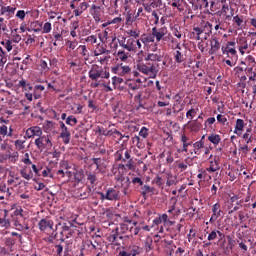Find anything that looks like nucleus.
I'll list each match as a JSON object with an SVG mask.
<instances>
[{"instance_id":"1","label":"nucleus","mask_w":256,"mask_h":256,"mask_svg":"<svg viewBox=\"0 0 256 256\" xmlns=\"http://www.w3.org/2000/svg\"><path fill=\"white\" fill-rule=\"evenodd\" d=\"M14 227L17 231H29V224H27V211H25L21 206L14 210Z\"/></svg>"},{"instance_id":"2","label":"nucleus","mask_w":256,"mask_h":256,"mask_svg":"<svg viewBox=\"0 0 256 256\" xmlns=\"http://www.w3.org/2000/svg\"><path fill=\"white\" fill-rule=\"evenodd\" d=\"M119 46L130 53H137L141 49V41L135 38L122 36L118 39Z\"/></svg>"},{"instance_id":"3","label":"nucleus","mask_w":256,"mask_h":256,"mask_svg":"<svg viewBox=\"0 0 256 256\" xmlns=\"http://www.w3.org/2000/svg\"><path fill=\"white\" fill-rule=\"evenodd\" d=\"M109 68L107 66L93 65L89 71V77L92 81H97V79H109Z\"/></svg>"},{"instance_id":"4","label":"nucleus","mask_w":256,"mask_h":256,"mask_svg":"<svg viewBox=\"0 0 256 256\" xmlns=\"http://www.w3.org/2000/svg\"><path fill=\"white\" fill-rule=\"evenodd\" d=\"M127 239H129V236H123L119 233V228L117 227L107 236L106 241H108L110 245H114V247H120V245H123V241Z\"/></svg>"},{"instance_id":"5","label":"nucleus","mask_w":256,"mask_h":256,"mask_svg":"<svg viewBox=\"0 0 256 256\" xmlns=\"http://www.w3.org/2000/svg\"><path fill=\"white\" fill-rule=\"evenodd\" d=\"M61 227V231H60V241L61 243H64L65 239H70V237H73V234L75 233V231L73 230V224L71 222L69 223H58L56 225V231H58V229Z\"/></svg>"},{"instance_id":"6","label":"nucleus","mask_w":256,"mask_h":256,"mask_svg":"<svg viewBox=\"0 0 256 256\" xmlns=\"http://www.w3.org/2000/svg\"><path fill=\"white\" fill-rule=\"evenodd\" d=\"M37 149L39 151H45L53 147V142L51 141V135H43L35 139L34 141Z\"/></svg>"},{"instance_id":"7","label":"nucleus","mask_w":256,"mask_h":256,"mask_svg":"<svg viewBox=\"0 0 256 256\" xmlns=\"http://www.w3.org/2000/svg\"><path fill=\"white\" fill-rule=\"evenodd\" d=\"M119 194V190L115 188H108L106 193L98 192L101 201H119L121 199Z\"/></svg>"},{"instance_id":"8","label":"nucleus","mask_w":256,"mask_h":256,"mask_svg":"<svg viewBox=\"0 0 256 256\" xmlns=\"http://www.w3.org/2000/svg\"><path fill=\"white\" fill-rule=\"evenodd\" d=\"M70 9H73V13L75 17H80V15H83L84 11H87L89 9V3L86 1L81 2V0H72L70 2Z\"/></svg>"},{"instance_id":"9","label":"nucleus","mask_w":256,"mask_h":256,"mask_svg":"<svg viewBox=\"0 0 256 256\" xmlns=\"http://www.w3.org/2000/svg\"><path fill=\"white\" fill-rule=\"evenodd\" d=\"M137 68L140 73L147 75L148 77H150V79H155V77H157V73H159V70H157L154 65H138Z\"/></svg>"},{"instance_id":"10","label":"nucleus","mask_w":256,"mask_h":256,"mask_svg":"<svg viewBox=\"0 0 256 256\" xmlns=\"http://www.w3.org/2000/svg\"><path fill=\"white\" fill-rule=\"evenodd\" d=\"M54 222L50 218H43L38 222V227L40 231L44 233H51L53 230Z\"/></svg>"},{"instance_id":"11","label":"nucleus","mask_w":256,"mask_h":256,"mask_svg":"<svg viewBox=\"0 0 256 256\" xmlns=\"http://www.w3.org/2000/svg\"><path fill=\"white\" fill-rule=\"evenodd\" d=\"M209 167L206 168V171H208V173H215L216 171H219V169H221V160L219 159V157H214L213 155H211L209 157Z\"/></svg>"},{"instance_id":"12","label":"nucleus","mask_w":256,"mask_h":256,"mask_svg":"<svg viewBox=\"0 0 256 256\" xmlns=\"http://www.w3.org/2000/svg\"><path fill=\"white\" fill-rule=\"evenodd\" d=\"M60 129H61L60 137L63 140V143L65 145H69V143L71 142V132H69V129L63 122H60Z\"/></svg>"},{"instance_id":"13","label":"nucleus","mask_w":256,"mask_h":256,"mask_svg":"<svg viewBox=\"0 0 256 256\" xmlns=\"http://www.w3.org/2000/svg\"><path fill=\"white\" fill-rule=\"evenodd\" d=\"M172 43H175L174 49H177L174 52L175 63H183L185 61V55L181 53V43L176 40H172Z\"/></svg>"},{"instance_id":"14","label":"nucleus","mask_w":256,"mask_h":256,"mask_svg":"<svg viewBox=\"0 0 256 256\" xmlns=\"http://www.w3.org/2000/svg\"><path fill=\"white\" fill-rule=\"evenodd\" d=\"M183 109H185V104L182 103L181 101V95L176 94L174 96V103L172 106V110L174 115H177L178 113H181V111H183Z\"/></svg>"},{"instance_id":"15","label":"nucleus","mask_w":256,"mask_h":256,"mask_svg":"<svg viewBox=\"0 0 256 256\" xmlns=\"http://www.w3.org/2000/svg\"><path fill=\"white\" fill-rule=\"evenodd\" d=\"M165 35H167L166 27H162L160 29L157 27L152 28V37H153V39H156L157 43H159V41H162V39H163V37H165Z\"/></svg>"},{"instance_id":"16","label":"nucleus","mask_w":256,"mask_h":256,"mask_svg":"<svg viewBox=\"0 0 256 256\" xmlns=\"http://www.w3.org/2000/svg\"><path fill=\"white\" fill-rule=\"evenodd\" d=\"M112 73L125 77V75H129V73H131V68H129V66L116 65L112 67Z\"/></svg>"},{"instance_id":"17","label":"nucleus","mask_w":256,"mask_h":256,"mask_svg":"<svg viewBox=\"0 0 256 256\" xmlns=\"http://www.w3.org/2000/svg\"><path fill=\"white\" fill-rule=\"evenodd\" d=\"M235 41H228L226 46H222L221 50L223 55H237V50H235Z\"/></svg>"},{"instance_id":"18","label":"nucleus","mask_w":256,"mask_h":256,"mask_svg":"<svg viewBox=\"0 0 256 256\" xmlns=\"http://www.w3.org/2000/svg\"><path fill=\"white\" fill-rule=\"evenodd\" d=\"M187 129L191 131V133H199L201 131V128L203 127V124L198 120H190L187 122Z\"/></svg>"},{"instance_id":"19","label":"nucleus","mask_w":256,"mask_h":256,"mask_svg":"<svg viewBox=\"0 0 256 256\" xmlns=\"http://www.w3.org/2000/svg\"><path fill=\"white\" fill-rule=\"evenodd\" d=\"M221 213H223V211L221 210V204L217 202L212 206V216L209 219V223H215V221H217V218L221 217Z\"/></svg>"},{"instance_id":"20","label":"nucleus","mask_w":256,"mask_h":256,"mask_svg":"<svg viewBox=\"0 0 256 256\" xmlns=\"http://www.w3.org/2000/svg\"><path fill=\"white\" fill-rule=\"evenodd\" d=\"M15 11H17L16 7L13 6H2L0 8V15L6 17V19H11L15 15Z\"/></svg>"},{"instance_id":"21","label":"nucleus","mask_w":256,"mask_h":256,"mask_svg":"<svg viewBox=\"0 0 256 256\" xmlns=\"http://www.w3.org/2000/svg\"><path fill=\"white\" fill-rule=\"evenodd\" d=\"M43 135V130L39 126H32L26 130V136L28 139L31 137H41Z\"/></svg>"},{"instance_id":"22","label":"nucleus","mask_w":256,"mask_h":256,"mask_svg":"<svg viewBox=\"0 0 256 256\" xmlns=\"http://www.w3.org/2000/svg\"><path fill=\"white\" fill-rule=\"evenodd\" d=\"M236 43L238 45V49H239L241 55H245V51H247V49H249V43H247V38L239 37V38H237Z\"/></svg>"},{"instance_id":"23","label":"nucleus","mask_w":256,"mask_h":256,"mask_svg":"<svg viewBox=\"0 0 256 256\" xmlns=\"http://www.w3.org/2000/svg\"><path fill=\"white\" fill-rule=\"evenodd\" d=\"M180 141L182 143V150H181V152L182 153H188L189 152V147H191V145H193V142L185 134L181 135Z\"/></svg>"},{"instance_id":"24","label":"nucleus","mask_w":256,"mask_h":256,"mask_svg":"<svg viewBox=\"0 0 256 256\" xmlns=\"http://www.w3.org/2000/svg\"><path fill=\"white\" fill-rule=\"evenodd\" d=\"M203 139H205V136H203L201 138V140L193 143V151L190 152V155H201V149H203L205 147V141H203Z\"/></svg>"},{"instance_id":"25","label":"nucleus","mask_w":256,"mask_h":256,"mask_svg":"<svg viewBox=\"0 0 256 256\" xmlns=\"http://www.w3.org/2000/svg\"><path fill=\"white\" fill-rule=\"evenodd\" d=\"M90 15H92L96 23H99L101 21V6L93 4L90 8Z\"/></svg>"},{"instance_id":"26","label":"nucleus","mask_w":256,"mask_h":256,"mask_svg":"<svg viewBox=\"0 0 256 256\" xmlns=\"http://www.w3.org/2000/svg\"><path fill=\"white\" fill-rule=\"evenodd\" d=\"M85 175H86V181L91 185V187H95L97 183H99V179L97 178V173L86 171Z\"/></svg>"},{"instance_id":"27","label":"nucleus","mask_w":256,"mask_h":256,"mask_svg":"<svg viewBox=\"0 0 256 256\" xmlns=\"http://www.w3.org/2000/svg\"><path fill=\"white\" fill-rule=\"evenodd\" d=\"M210 50H209V54L210 55H215L217 53V51H219V49H221V43H219V40L217 39V37H212L211 41H210Z\"/></svg>"},{"instance_id":"28","label":"nucleus","mask_w":256,"mask_h":256,"mask_svg":"<svg viewBox=\"0 0 256 256\" xmlns=\"http://www.w3.org/2000/svg\"><path fill=\"white\" fill-rule=\"evenodd\" d=\"M95 55H96V61H98V63H101L102 65H105V63L109 61V56L105 54V48H102V50H100L99 53L95 51Z\"/></svg>"},{"instance_id":"29","label":"nucleus","mask_w":256,"mask_h":256,"mask_svg":"<svg viewBox=\"0 0 256 256\" xmlns=\"http://www.w3.org/2000/svg\"><path fill=\"white\" fill-rule=\"evenodd\" d=\"M245 129V120L243 119H237L235 128H234V134L238 135V137H241V132Z\"/></svg>"},{"instance_id":"30","label":"nucleus","mask_w":256,"mask_h":256,"mask_svg":"<svg viewBox=\"0 0 256 256\" xmlns=\"http://www.w3.org/2000/svg\"><path fill=\"white\" fill-rule=\"evenodd\" d=\"M140 193L142 197H144V199H147V195H149V193H151L152 195H155V187H151L149 185H143L141 187Z\"/></svg>"},{"instance_id":"31","label":"nucleus","mask_w":256,"mask_h":256,"mask_svg":"<svg viewBox=\"0 0 256 256\" xmlns=\"http://www.w3.org/2000/svg\"><path fill=\"white\" fill-rule=\"evenodd\" d=\"M126 249L128 252H130L131 256H137V255H141V253H143V248H141L137 245H130Z\"/></svg>"},{"instance_id":"32","label":"nucleus","mask_w":256,"mask_h":256,"mask_svg":"<svg viewBox=\"0 0 256 256\" xmlns=\"http://www.w3.org/2000/svg\"><path fill=\"white\" fill-rule=\"evenodd\" d=\"M242 139H244L245 143H253V128H247L245 133L242 135Z\"/></svg>"},{"instance_id":"33","label":"nucleus","mask_w":256,"mask_h":256,"mask_svg":"<svg viewBox=\"0 0 256 256\" xmlns=\"http://www.w3.org/2000/svg\"><path fill=\"white\" fill-rule=\"evenodd\" d=\"M117 181H121V183H123V181H125V186L123 187L122 193L123 195H129V185H131V182L129 181V177L125 176H120Z\"/></svg>"},{"instance_id":"34","label":"nucleus","mask_w":256,"mask_h":256,"mask_svg":"<svg viewBox=\"0 0 256 256\" xmlns=\"http://www.w3.org/2000/svg\"><path fill=\"white\" fill-rule=\"evenodd\" d=\"M85 178V172L83 169H76L74 172V181L75 183H81Z\"/></svg>"},{"instance_id":"35","label":"nucleus","mask_w":256,"mask_h":256,"mask_svg":"<svg viewBox=\"0 0 256 256\" xmlns=\"http://www.w3.org/2000/svg\"><path fill=\"white\" fill-rule=\"evenodd\" d=\"M20 175L21 177H23V179H26L27 181H30V179H33V172L31 171V169H21L20 170Z\"/></svg>"},{"instance_id":"36","label":"nucleus","mask_w":256,"mask_h":256,"mask_svg":"<svg viewBox=\"0 0 256 256\" xmlns=\"http://www.w3.org/2000/svg\"><path fill=\"white\" fill-rule=\"evenodd\" d=\"M238 151L241 153L242 157H247L249 151H251V148L249 147V144L245 143V145L239 146Z\"/></svg>"},{"instance_id":"37","label":"nucleus","mask_w":256,"mask_h":256,"mask_svg":"<svg viewBox=\"0 0 256 256\" xmlns=\"http://www.w3.org/2000/svg\"><path fill=\"white\" fill-rule=\"evenodd\" d=\"M138 41L144 43V45H149V43H155V39L153 38V34H149L147 36L141 37Z\"/></svg>"},{"instance_id":"38","label":"nucleus","mask_w":256,"mask_h":256,"mask_svg":"<svg viewBox=\"0 0 256 256\" xmlns=\"http://www.w3.org/2000/svg\"><path fill=\"white\" fill-rule=\"evenodd\" d=\"M134 101H135V103H137L138 109H145V105L143 104V94L142 93H138L134 97Z\"/></svg>"},{"instance_id":"39","label":"nucleus","mask_w":256,"mask_h":256,"mask_svg":"<svg viewBox=\"0 0 256 256\" xmlns=\"http://www.w3.org/2000/svg\"><path fill=\"white\" fill-rule=\"evenodd\" d=\"M208 141H210V143L213 145H218L221 143V136L219 134H211L208 136Z\"/></svg>"},{"instance_id":"40","label":"nucleus","mask_w":256,"mask_h":256,"mask_svg":"<svg viewBox=\"0 0 256 256\" xmlns=\"http://www.w3.org/2000/svg\"><path fill=\"white\" fill-rule=\"evenodd\" d=\"M193 75L194 77H203L205 75V70L201 69L199 65L193 67Z\"/></svg>"},{"instance_id":"41","label":"nucleus","mask_w":256,"mask_h":256,"mask_svg":"<svg viewBox=\"0 0 256 256\" xmlns=\"http://www.w3.org/2000/svg\"><path fill=\"white\" fill-rule=\"evenodd\" d=\"M0 193H4V195H6V198L11 197V191L9 187H7L6 183L0 184Z\"/></svg>"},{"instance_id":"42","label":"nucleus","mask_w":256,"mask_h":256,"mask_svg":"<svg viewBox=\"0 0 256 256\" xmlns=\"http://www.w3.org/2000/svg\"><path fill=\"white\" fill-rule=\"evenodd\" d=\"M144 248L146 250V253H149V251L153 250V239L147 238L144 242Z\"/></svg>"},{"instance_id":"43","label":"nucleus","mask_w":256,"mask_h":256,"mask_svg":"<svg viewBox=\"0 0 256 256\" xmlns=\"http://www.w3.org/2000/svg\"><path fill=\"white\" fill-rule=\"evenodd\" d=\"M41 177H50L53 179V172H51V168L45 167L43 170L40 171Z\"/></svg>"},{"instance_id":"44","label":"nucleus","mask_w":256,"mask_h":256,"mask_svg":"<svg viewBox=\"0 0 256 256\" xmlns=\"http://www.w3.org/2000/svg\"><path fill=\"white\" fill-rule=\"evenodd\" d=\"M1 45L6 49V51L11 52L13 50V41L11 40H4L1 42Z\"/></svg>"},{"instance_id":"45","label":"nucleus","mask_w":256,"mask_h":256,"mask_svg":"<svg viewBox=\"0 0 256 256\" xmlns=\"http://www.w3.org/2000/svg\"><path fill=\"white\" fill-rule=\"evenodd\" d=\"M123 83H125V80H123V78L117 76L112 77V85L114 89L115 87H118V85H123Z\"/></svg>"},{"instance_id":"46","label":"nucleus","mask_w":256,"mask_h":256,"mask_svg":"<svg viewBox=\"0 0 256 256\" xmlns=\"http://www.w3.org/2000/svg\"><path fill=\"white\" fill-rule=\"evenodd\" d=\"M77 123H78V120L75 116H68L66 118V125H70V127H75Z\"/></svg>"},{"instance_id":"47","label":"nucleus","mask_w":256,"mask_h":256,"mask_svg":"<svg viewBox=\"0 0 256 256\" xmlns=\"http://www.w3.org/2000/svg\"><path fill=\"white\" fill-rule=\"evenodd\" d=\"M176 178L171 173H167V181H166V187H171L175 185Z\"/></svg>"},{"instance_id":"48","label":"nucleus","mask_w":256,"mask_h":256,"mask_svg":"<svg viewBox=\"0 0 256 256\" xmlns=\"http://www.w3.org/2000/svg\"><path fill=\"white\" fill-rule=\"evenodd\" d=\"M14 146L17 151H23L25 149V140H16Z\"/></svg>"},{"instance_id":"49","label":"nucleus","mask_w":256,"mask_h":256,"mask_svg":"<svg viewBox=\"0 0 256 256\" xmlns=\"http://www.w3.org/2000/svg\"><path fill=\"white\" fill-rule=\"evenodd\" d=\"M27 15H29V11L25 12V10H18L16 12V18L20 19V21H25Z\"/></svg>"},{"instance_id":"50","label":"nucleus","mask_w":256,"mask_h":256,"mask_svg":"<svg viewBox=\"0 0 256 256\" xmlns=\"http://www.w3.org/2000/svg\"><path fill=\"white\" fill-rule=\"evenodd\" d=\"M139 137H142L143 139H147L149 137V129L143 126L139 131Z\"/></svg>"},{"instance_id":"51","label":"nucleus","mask_w":256,"mask_h":256,"mask_svg":"<svg viewBox=\"0 0 256 256\" xmlns=\"http://www.w3.org/2000/svg\"><path fill=\"white\" fill-rule=\"evenodd\" d=\"M197 115V109L191 108L186 112V118L190 119V121H193V117Z\"/></svg>"},{"instance_id":"52","label":"nucleus","mask_w":256,"mask_h":256,"mask_svg":"<svg viewBox=\"0 0 256 256\" xmlns=\"http://www.w3.org/2000/svg\"><path fill=\"white\" fill-rule=\"evenodd\" d=\"M89 45H95L97 43V35H90L84 39Z\"/></svg>"},{"instance_id":"53","label":"nucleus","mask_w":256,"mask_h":256,"mask_svg":"<svg viewBox=\"0 0 256 256\" xmlns=\"http://www.w3.org/2000/svg\"><path fill=\"white\" fill-rule=\"evenodd\" d=\"M126 85H128L132 91H137V89L141 88L140 84L135 83V81L128 80L126 81Z\"/></svg>"},{"instance_id":"54","label":"nucleus","mask_w":256,"mask_h":256,"mask_svg":"<svg viewBox=\"0 0 256 256\" xmlns=\"http://www.w3.org/2000/svg\"><path fill=\"white\" fill-rule=\"evenodd\" d=\"M131 183L137 187H142L144 185L143 178L141 177H133Z\"/></svg>"},{"instance_id":"55","label":"nucleus","mask_w":256,"mask_h":256,"mask_svg":"<svg viewBox=\"0 0 256 256\" xmlns=\"http://www.w3.org/2000/svg\"><path fill=\"white\" fill-rule=\"evenodd\" d=\"M146 59L147 61H162L163 56L157 54H149Z\"/></svg>"},{"instance_id":"56","label":"nucleus","mask_w":256,"mask_h":256,"mask_svg":"<svg viewBox=\"0 0 256 256\" xmlns=\"http://www.w3.org/2000/svg\"><path fill=\"white\" fill-rule=\"evenodd\" d=\"M153 183H155L157 187H163V185H165V180H163V177L161 176H156Z\"/></svg>"},{"instance_id":"57","label":"nucleus","mask_w":256,"mask_h":256,"mask_svg":"<svg viewBox=\"0 0 256 256\" xmlns=\"http://www.w3.org/2000/svg\"><path fill=\"white\" fill-rule=\"evenodd\" d=\"M67 47L71 49L72 51L77 48V45H79V42L77 40H68L66 42Z\"/></svg>"},{"instance_id":"58","label":"nucleus","mask_w":256,"mask_h":256,"mask_svg":"<svg viewBox=\"0 0 256 256\" xmlns=\"http://www.w3.org/2000/svg\"><path fill=\"white\" fill-rule=\"evenodd\" d=\"M204 31H206V35H211L213 33V24L206 22L204 25Z\"/></svg>"},{"instance_id":"59","label":"nucleus","mask_w":256,"mask_h":256,"mask_svg":"<svg viewBox=\"0 0 256 256\" xmlns=\"http://www.w3.org/2000/svg\"><path fill=\"white\" fill-rule=\"evenodd\" d=\"M93 165H96L97 171H101V165L103 163V160L101 158H93Z\"/></svg>"},{"instance_id":"60","label":"nucleus","mask_w":256,"mask_h":256,"mask_svg":"<svg viewBox=\"0 0 256 256\" xmlns=\"http://www.w3.org/2000/svg\"><path fill=\"white\" fill-rule=\"evenodd\" d=\"M51 29H53L51 22H46L42 27V33H51Z\"/></svg>"},{"instance_id":"61","label":"nucleus","mask_w":256,"mask_h":256,"mask_svg":"<svg viewBox=\"0 0 256 256\" xmlns=\"http://www.w3.org/2000/svg\"><path fill=\"white\" fill-rule=\"evenodd\" d=\"M56 175H58V177H68V179L71 177V171H64V170H58Z\"/></svg>"},{"instance_id":"62","label":"nucleus","mask_w":256,"mask_h":256,"mask_svg":"<svg viewBox=\"0 0 256 256\" xmlns=\"http://www.w3.org/2000/svg\"><path fill=\"white\" fill-rule=\"evenodd\" d=\"M0 225L1 227H5L6 229H8V227H11V221H9V219L7 218H1Z\"/></svg>"},{"instance_id":"63","label":"nucleus","mask_w":256,"mask_h":256,"mask_svg":"<svg viewBox=\"0 0 256 256\" xmlns=\"http://www.w3.org/2000/svg\"><path fill=\"white\" fill-rule=\"evenodd\" d=\"M117 55L120 61H127V59H129V55L125 53V51H118Z\"/></svg>"},{"instance_id":"64","label":"nucleus","mask_w":256,"mask_h":256,"mask_svg":"<svg viewBox=\"0 0 256 256\" xmlns=\"http://www.w3.org/2000/svg\"><path fill=\"white\" fill-rule=\"evenodd\" d=\"M151 21L154 23V25H159V14L156 11L152 12Z\"/></svg>"}]
</instances>
